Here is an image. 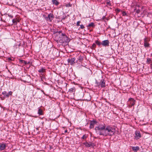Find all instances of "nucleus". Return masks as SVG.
<instances>
[{"label":"nucleus","instance_id":"37","mask_svg":"<svg viewBox=\"0 0 152 152\" xmlns=\"http://www.w3.org/2000/svg\"><path fill=\"white\" fill-rule=\"evenodd\" d=\"M67 132V130H66L64 131V133H66Z\"/></svg>","mask_w":152,"mask_h":152},{"label":"nucleus","instance_id":"7","mask_svg":"<svg viewBox=\"0 0 152 152\" xmlns=\"http://www.w3.org/2000/svg\"><path fill=\"white\" fill-rule=\"evenodd\" d=\"M109 41L107 40H104L102 41L101 42L102 45L104 46H109Z\"/></svg>","mask_w":152,"mask_h":152},{"label":"nucleus","instance_id":"11","mask_svg":"<svg viewBox=\"0 0 152 152\" xmlns=\"http://www.w3.org/2000/svg\"><path fill=\"white\" fill-rule=\"evenodd\" d=\"M132 149L134 151L136 152L139 150V147L138 146L133 147Z\"/></svg>","mask_w":152,"mask_h":152},{"label":"nucleus","instance_id":"30","mask_svg":"<svg viewBox=\"0 0 152 152\" xmlns=\"http://www.w3.org/2000/svg\"><path fill=\"white\" fill-rule=\"evenodd\" d=\"M80 21H78L77 22V26H79L80 25Z\"/></svg>","mask_w":152,"mask_h":152},{"label":"nucleus","instance_id":"26","mask_svg":"<svg viewBox=\"0 0 152 152\" xmlns=\"http://www.w3.org/2000/svg\"><path fill=\"white\" fill-rule=\"evenodd\" d=\"M66 7H71V5H70V4H67L66 5Z\"/></svg>","mask_w":152,"mask_h":152},{"label":"nucleus","instance_id":"16","mask_svg":"<svg viewBox=\"0 0 152 152\" xmlns=\"http://www.w3.org/2000/svg\"><path fill=\"white\" fill-rule=\"evenodd\" d=\"M83 144L87 147H90L91 146H92V144H89L87 142L84 143Z\"/></svg>","mask_w":152,"mask_h":152},{"label":"nucleus","instance_id":"33","mask_svg":"<svg viewBox=\"0 0 152 152\" xmlns=\"http://www.w3.org/2000/svg\"><path fill=\"white\" fill-rule=\"evenodd\" d=\"M12 22L13 23H15V22L17 23L15 21V19H13L12 20Z\"/></svg>","mask_w":152,"mask_h":152},{"label":"nucleus","instance_id":"31","mask_svg":"<svg viewBox=\"0 0 152 152\" xmlns=\"http://www.w3.org/2000/svg\"><path fill=\"white\" fill-rule=\"evenodd\" d=\"M8 16L9 17H10L11 18H12L13 17V16L12 15H10L9 14H8Z\"/></svg>","mask_w":152,"mask_h":152},{"label":"nucleus","instance_id":"3","mask_svg":"<svg viewBox=\"0 0 152 152\" xmlns=\"http://www.w3.org/2000/svg\"><path fill=\"white\" fill-rule=\"evenodd\" d=\"M135 100L132 98L129 99L128 101V105L129 107H131L135 104Z\"/></svg>","mask_w":152,"mask_h":152},{"label":"nucleus","instance_id":"21","mask_svg":"<svg viewBox=\"0 0 152 152\" xmlns=\"http://www.w3.org/2000/svg\"><path fill=\"white\" fill-rule=\"evenodd\" d=\"M94 24L93 23H91L90 24H89L88 25V26L89 27H93L94 26Z\"/></svg>","mask_w":152,"mask_h":152},{"label":"nucleus","instance_id":"18","mask_svg":"<svg viewBox=\"0 0 152 152\" xmlns=\"http://www.w3.org/2000/svg\"><path fill=\"white\" fill-rule=\"evenodd\" d=\"M38 113L39 115H42V110L40 109H39L38 110Z\"/></svg>","mask_w":152,"mask_h":152},{"label":"nucleus","instance_id":"1","mask_svg":"<svg viewBox=\"0 0 152 152\" xmlns=\"http://www.w3.org/2000/svg\"><path fill=\"white\" fill-rule=\"evenodd\" d=\"M95 130L97 134L105 137L113 135L115 131L114 127L109 126L105 127L104 124L100 125L96 127Z\"/></svg>","mask_w":152,"mask_h":152},{"label":"nucleus","instance_id":"38","mask_svg":"<svg viewBox=\"0 0 152 152\" xmlns=\"http://www.w3.org/2000/svg\"><path fill=\"white\" fill-rule=\"evenodd\" d=\"M151 68L152 70V65L151 64Z\"/></svg>","mask_w":152,"mask_h":152},{"label":"nucleus","instance_id":"8","mask_svg":"<svg viewBox=\"0 0 152 152\" xmlns=\"http://www.w3.org/2000/svg\"><path fill=\"white\" fill-rule=\"evenodd\" d=\"M99 85H100L101 87L102 88L105 87V81L104 79H102L101 80L99 83Z\"/></svg>","mask_w":152,"mask_h":152},{"label":"nucleus","instance_id":"2","mask_svg":"<svg viewBox=\"0 0 152 152\" xmlns=\"http://www.w3.org/2000/svg\"><path fill=\"white\" fill-rule=\"evenodd\" d=\"M57 41L60 43H63L68 42L69 40L66 36L65 34L62 33L60 35Z\"/></svg>","mask_w":152,"mask_h":152},{"label":"nucleus","instance_id":"19","mask_svg":"<svg viewBox=\"0 0 152 152\" xmlns=\"http://www.w3.org/2000/svg\"><path fill=\"white\" fill-rule=\"evenodd\" d=\"M151 60L150 58H148L147 59V61H146V63L148 64H149L151 63Z\"/></svg>","mask_w":152,"mask_h":152},{"label":"nucleus","instance_id":"12","mask_svg":"<svg viewBox=\"0 0 152 152\" xmlns=\"http://www.w3.org/2000/svg\"><path fill=\"white\" fill-rule=\"evenodd\" d=\"M75 88L73 87L70 88L69 90V92L71 93H73L75 92Z\"/></svg>","mask_w":152,"mask_h":152},{"label":"nucleus","instance_id":"13","mask_svg":"<svg viewBox=\"0 0 152 152\" xmlns=\"http://www.w3.org/2000/svg\"><path fill=\"white\" fill-rule=\"evenodd\" d=\"M2 94H3L4 95V96L5 97H9V95L8 94V93L6 91H3V92H2Z\"/></svg>","mask_w":152,"mask_h":152},{"label":"nucleus","instance_id":"23","mask_svg":"<svg viewBox=\"0 0 152 152\" xmlns=\"http://www.w3.org/2000/svg\"><path fill=\"white\" fill-rule=\"evenodd\" d=\"M87 136L85 134V135H84L83 136L82 138L83 139H86L87 138Z\"/></svg>","mask_w":152,"mask_h":152},{"label":"nucleus","instance_id":"6","mask_svg":"<svg viewBox=\"0 0 152 152\" xmlns=\"http://www.w3.org/2000/svg\"><path fill=\"white\" fill-rule=\"evenodd\" d=\"M75 58H69L67 60V61L70 64L72 65L75 63Z\"/></svg>","mask_w":152,"mask_h":152},{"label":"nucleus","instance_id":"35","mask_svg":"<svg viewBox=\"0 0 152 152\" xmlns=\"http://www.w3.org/2000/svg\"><path fill=\"white\" fill-rule=\"evenodd\" d=\"M61 31H59L58 32H57V33H58L59 34H60V33H61Z\"/></svg>","mask_w":152,"mask_h":152},{"label":"nucleus","instance_id":"24","mask_svg":"<svg viewBox=\"0 0 152 152\" xmlns=\"http://www.w3.org/2000/svg\"><path fill=\"white\" fill-rule=\"evenodd\" d=\"M96 44L95 43H94L92 45V48H95L96 47Z\"/></svg>","mask_w":152,"mask_h":152},{"label":"nucleus","instance_id":"17","mask_svg":"<svg viewBox=\"0 0 152 152\" xmlns=\"http://www.w3.org/2000/svg\"><path fill=\"white\" fill-rule=\"evenodd\" d=\"M52 1L53 4L56 5H58V2L56 0H52Z\"/></svg>","mask_w":152,"mask_h":152},{"label":"nucleus","instance_id":"20","mask_svg":"<svg viewBox=\"0 0 152 152\" xmlns=\"http://www.w3.org/2000/svg\"><path fill=\"white\" fill-rule=\"evenodd\" d=\"M95 42H96V44H97L99 46H100L101 45H102L101 43V42H99L98 40L96 41Z\"/></svg>","mask_w":152,"mask_h":152},{"label":"nucleus","instance_id":"14","mask_svg":"<svg viewBox=\"0 0 152 152\" xmlns=\"http://www.w3.org/2000/svg\"><path fill=\"white\" fill-rule=\"evenodd\" d=\"M144 45L145 47H148V46L149 44L146 41V39H144Z\"/></svg>","mask_w":152,"mask_h":152},{"label":"nucleus","instance_id":"36","mask_svg":"<svg viewBox=\"0 0 152 152\" xmlns=\"http://www.w3.org/2000/svg\"><path fill=\"white\" fill-rule=\"evenodd\" d=\"M8 59L9 60H10V61L12 60L11 58H8Z\"/></svg>","mask_w":152,"mask_h":152},{"label":"nucleus","instance_id":"25","mask_svg":"<svg viewBox=\"0 0 152 152\" xmlns=\"http://www.w3.org/2000/svg\"><path fill=\"white\" fill-rule=\"evenodd\" d=\"M12 92L11 91H10L8 93V94L9 95V96L10 95H12Z\"/></svg>","mask_w":152,"mask_h":152},{"label":"nucleus","instance_id":"22","mask_svg":"<svg viewBox=\"0 0 152 152\" xmlns=\"http://www.w3.org/2000/svg\"><path fill=\"white\" fill-rule=\"evenodd\" d=\"M122 11V14L123 16H125L126 15V14L125 11Z\"/></svg>","mask_w":152,"mask_h":152},{"label":"nucleus","instance_id":"5","mask_svg":"<svg viewBox=\"0 0 152 152\" xmlns=\"http://www.w3.org/2000/svg\"><path fill=\"white\" fill-rule=\"evenodd\" d=\"M135 138L137 139H140L141 137V134L140 132L139 131H136L135 132Z\"/></svg>","mask_w":152,"mask_h":152},{"label":"nucleus","instance_id":"34","mask_svg":"<svg viewBox=\"0 0 152 152\" xmlns=\"http://www.w3.org/2000/svg\"><path fill=\"white\" fill-rule=\"evenodd\" d=\"M106 18L105 17V16H104L102 17V20H104V19H105Z\"/></svg>","mask_w":152,"mask_h":152},{"label":"nucleus","instance_id":"32","mask_svg":"<svg viewBox=\"0 0 152 152\" xmlns=\"http://www.w3.org/2000/svg\"><path fill=\"white\" fill-rule=\"evenodd\" d=\"M137 13H139L140 12V10H137L136 12Z\"/></svg>","mask_w":152,"mask_h":152},{"label":"nucleus","instance_id":"28","mask_svg":"<svg viewBox=\"0 0 152 152\" xmlns=\"http://www.w3.org/2000/svg\"><path fill=\"white\" fill-rule=\"evenodd\" d=\"M116 11L118 12H120V11H122L121 10H120L119 9H117L116 10Z\"/></svg>","mask_w":152,"mask_h":152},{"label":"nucleus","instance_id":"9","mask_svg":"<svg viewBox=\"0 0 152 152\" xmlns=\"http://www.w3.org/2000/svg\"><path fill=\"white\" fill-rule=\"evenodd\" d=\"M97 123V122L95 121H91L90 124V128L92 129L94 128V125Z\"/></svg>","mask_w":152,"mask_h":152},{"label":"nucleus","instance_id":"29","mask_svg":"<svg viewBox=\"0 0 152 152\" xmlns=\"http://www.w3.org/2000/svg\"><path fill=\"white\" fill-rule=\"evenodd\" d=\"M80 28L82 29H83L84 28V26L83 25H81L80 26Z\"/></svg>","mask_w":152,"mask_h":152},{"label":"nucleus","instance_id":"27","mask_svg":"<svg viewBox=\"0 0 152 152\" xmlns=\"http://www.w3.org/2000/svg\"><path fill=\"white\" fill-rule=\"evenodd\" d=\"M107 4L108 5H109V6H110L111 5V4H110V1H107Z\"/></svg>","mask_w":152,"mask_h":152},{"label":"nucleus","instance_id":"10","mask_svg":"<svg viewBox=\"0 0 152 152\" xmlns=\"http://www.w3.org/2000/svg\"><path fill=\"white\" fill-rule=\"evenodd\" d=\"M6 147L5 144L4 143H0V150H4Z\"/></svg>","mask_w":152,"mask_h":152},{"label":"nucleus","instance_id":"15","mask_svg":"<svg viewBox=\"0 0 152 152\" xmlns=\"http://www.w3.org/2000/svg\"><path fill=\"white\" fill-rule=\"evenodd\" d=\"M45 69L44 68H42L39 69L38 72L40 73H42L45 72Z\"/></svg>","mask_w":152,"mask_h":152},{"label":"nucleus","instance_id":"4","mask_svg":"<svg viewBox=\"0 0 152 152\" xmlns=\"http://www.w3.org/2000/svg\"><path fill=\"white\" fill-rule=\"evenodd\" d=\"M54 18L53 15L52 13H50L48 15V17H45V19L47 21H52Z\"/></svg>","mask_w":152,"mask_h":152}]
</instances>
